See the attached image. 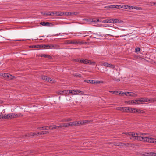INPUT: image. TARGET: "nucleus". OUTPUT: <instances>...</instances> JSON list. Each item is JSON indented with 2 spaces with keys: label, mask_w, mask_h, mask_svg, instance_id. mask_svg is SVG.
I'll list each match as a JSON object with an SVG mask.
<instances>
[{
  "label": "nucleus",
  "mask_w": 156,
  "mask_h": 156,
  "mask_svg": "<svg viewBox=\"0 0 156 156\" xmlns=\"http://www.w3.org/2000/svg\"><path fill=\"white\" fill-rule=\"evenodd\" d=\"M14 118L18 117H21L23 116V115H22L20 113H18L17 114H14Z\"/></svg>",
  "instance_id": "21"
},
{
  "label": "nucleus",
  "mask_w": 156,
  "mask_h": 156,
  "mask_svg": "<svg viewBox=\"0 0 156 156\" xmlns=\"http://www.w3.org/2000/svg\"><path fill=\"white\" fill-rule=\"evenodd\" d=\"M141 104L143 103V102H152L156 101V99L142 98L140 99Z\"/></svg>",
  "instance_id": "7"
},
{
  "label": "nucleus",
  "mask_w": 156,
  "mask_h": 156,
  "mask_svg": "<svg viewBox=\"0 0 156 156\" xmlns=\"http://www.w3.org/2000/svg\"><path fill=\"white\" fill-rule=\"evenodd\" d=\"M129 102V101H126L125 102V103L127 104H128V105H130V104H129V103H130V102Z\"/></svg>",
  "instance_id": "51"
},
{
  "label": "nucleus",
  "mask_w": 156,
  "mask_h": 156,
  "mask_svg": "<svg viewBox=\"0 0 156 156\" xmlns=\"http://www.w3.org/2000/svg\"><path fill=\"white\" fill-rule=\"evenodd\" d=\"M72 123V126H79L80 125H83L82 121H79L78 122H71Z\"/></svg>",
  "instance_id": "11"
},
{
  "label": "nucleus",
  "mask_w": 156,
  "mask_h": 156,
  "mask_svg": "<svg viewBox=\"0 0 156 156\" xmlns=\"http://www.w3.org/2000/svg\"><path fill=\"white\" fill-rule=\"evenodd\" d=\"M128 92H124L123 93H122V94H124L126 96H129V94H128Z\"/></svg>",
  "instance_id": "42"
},
{
  "label": "nucleus",
  "mask_w": 156,
  "mask_h": 156,
  "mask_svg": "<svg viewBox=\"0 0 156 156\" xmlns=\"http://www.w3.org/2000/svg\"><path fill=\"white\" fill-rule=\"evenodd\" d=\"M77 94L78 93H80L81 95H83L84 94V92L83 91L77 90Z\"/></svg>",
  "instance_id": "33"
},
{
  "label": "nucleus",
  "mask_w": 156,
  "mask_h": 156,
  "mask_svg": "<svg viewBox=\"0 0 156 156\" xmlns=\"http://www.w3.org/2000/svg\"><path fill=\"white\" fill-rule=\"evenodd\" d=\"M84 20H85L86 21V23H88L89 22H99V20H97L95 19H84Z\"/></svg>",
  "instance_id": "9"
},
{
  "label": "nucleus",
  "mask_w": 156,
  "mask_h": 156,
  "mask_svg": "<svg viewBox=\"0 0 156 156\" xmlns=\"http://www.w3.org/2000/svg\"><path fill=\"white\" fill-rule=\"evenodd\" d=\"M115 5H110V8H115Z\"/></svg>",
  "instance_id": "50"
},
{
  "label": "nucleus",
  "mask_w": 156,
  "mask_h": 156,
  "mask_svg": "<svg viewBox=\"0 0 156 156\" xmlns=\"http://www.w3.org/2000/svg\"><path fill=\"white\" fill-rule=\"evenodd\" d=\"M71 16H74L75 15H77L78 14V12H71Z\"/></svg>",
  "instance_id": "25"
},
{
  "label": "nucleus",
  "mask_w": 156,
  "mask_h": 156,
  "mask_svg": "<svg viewBox=\"0 0 156 156\" xmlns=\"http://www.w3.org/2000/svg\"><path fill=\"white\" fill-rule=\"evenodd\" d=\"M116 109L118 110H122V107H119L116 108Z\"/></svg>",
  "instance_id": "47"
},
{
  "label": "nucleus",
  "mask_w": 156,
  "mask_h": 156,
  "mask_svg": "<svg viewBox=\"0 0 156 156\" xmlns=\"http://www.w3.org/2000/svg\"><path fill=\"white\" fill-rule=\"evenodd\" d=\"M45 15L47 16H52L53 15V14L52 13V12H46Z\"/></svg>",
  "instance_id": "29"
},
{
  "label": "nucleus",
  "mask_w": 156,
  "mask_h": 156,
  "mask_svg": "<svg viewBox=\"0 0 156 156\" xmlns=\"http://www.w3.org/2000/svg\"><path fill=\"white\" fill-rule=\"evenodd\" d=\"M89 122L88 120L82 121V122L83 125Z\"/></svg>",
  "instance_id": "35"
},
{
  "label": "nucleus",
  "mask_w": 156,
  "mask_h": 156,
  "mask_svg": "<svg viewBox=\"0 0 156 156\" xmlns=\"http://www.w3.org/2000/svg\"><path fill=\"white\" fill-rule=\"evenodd\" d=\"M107 35H110V36H112V35H110V34H107Z\"/></svg>",
  "instance_id": "58"
},
{
  "label": "nucleus",
  "mask_w": 156,
  "mask_h": 156,
  "mask_svg": "<svg viewBox=\"0 0 156 156\" xmlns=\"http://www.w3.org/2000/svg\"><path fill=\"white\" fill-rule=\"evenodd\" d=\"M100 83H103V82L102 81H95V80H93V84H99Z\"/></svg>",
  "instance_id": "20"
},
{
  "label": "nucleus",
  "mask_w": 156,
  "mask_h": 156,
  "mask_svg": "<svg viewBox=\"0 0 156 156\" xmlns=\"http://www.w3.org/2000/svg\"><path fill=\"white\" fill-rule=\"evenodd\" d=\"M14 118V114L10 113L7 115L6 114L3 115V116H0V119L1 118H6V119H9V118Z\"/></svg>",
  "instance_id": "5"
},
{
  "label": "nucleus",
  "mask_w": 156,
  "mask_h": 156,
  "mask_svg": "<svg viewBox=\"0 0 156 156\" xmlns=\"http://www.w3.org/2000/svg\"><path fill=\"white\" fill-rule=\"evenodd\" d=\"M90 62V60H88L87 59L85 60H82V62L83 63L85 64H89Z\"/></svg>",
  "instance_id": "22"
},
{
  "label": "nucleus",
  "mask_w": 156,
  "mask_h": 156,
  "mask_svg": "<svg viewBox=\"0 0 156 156\" xmlns=\"http://www.w3.org/2000/svg\"><path fill=\"white\" fill-rule=\"evenodd\" d=\"M130 102V103H129L130 104V105H132L134 103V100H131V101H129V102Z\"/></svg>",
  "instance_id": "49"
},
{
  "label": "nucleus",
  "mask_w": 156,
  "mask_h": 156,
  "mask_svg": "<svg viewBox=\"0 0 156 156\" xmlns=\"http://www.w3.org/2000/svg\"><path fill=\"white\" fill-rule=\"evenodd\" d=\"M84 82L89 83L93 84V80H84Z\"/></svg>",
  "instance_id": "28"
},
{
  "label": "nucleus",
  "mask_w": 156,
  "mask_h": 156,
  "mask_svg": "<svg viewBox=\"0 0 156 156\" xmlns=\"http://www.w3.org/2000/svg\"><path fill=\"white\" fill-rule=\"evenodd\" d=\"M46 12H42L41 13V14L43 15H45V13Z\"/></svg>",
  "instance_id": "54"
},
{
  "label": "nucleus",
  "mask_w": 156,
  "mask_h": 156,
  "mask_svg": "<svg viewBox=\"0 0 156 156\" xmlns=\"http://www.w3.org/2000/svg\"><path fill=\"white\" fill-rule=\"evenodd\" d=\"M122 6L120 5H115V8L120 9L122 8Z\"/></svg>",
  "instance_id": "30"
},
{
  "label": "nucleus",
  "mask_w": 156,
  "mask_h": 156,
  "mask_svg": "<svg viewBox=\"0 0 156 156\" xmlns=\"http://www.w3.org/2000/svg\"><path fill=\"white\" fill-rule=\"evenodd\" d=\"M105 8H110V6H107L105 7Z\"/></svg>",
  "instance_id": "52"
},
{
  "label": "nucleus",
  "mask_w": 156,
  "mask_h": 156,
  "mask_svg": "<svg viewBox=\"0 0 156 156\" xmlns=\"http://www.w3.org/2000/svg\"><path fill=\"white\" fill-rule=\"evenodd\" d=\"M127 112L130 113H135L137 112L139 113L138 111L137 110H136L135 108L128 107V110Z\"/></svg>",
  "instance_id": "10"
},
{
  "label": "nucleus",
  "mask_w": 156,
  "mask_h": 156,
  "mask_svg": "<svg viewBox=\"0 0 156 156\" xmlns=\"http://www.w3.org/2000/svg\"><path fill=\"white\" fill-rule=\"evenodd\" d=\"M123 36H124L123 35H121V36H120V37H123Z\"/></svg>",
  "instance_id": "56"
},
{
  "label": "nucleus",
  "mask_w": 156,
  "mask_h": 156,
  "mask_svg": "<svg viewBox=\"0 0 156 156\" xmlns=\"http://www.w3.org/2000/svg\"><path fill=\"white\" fill-rule=\"evenodd\" d=\"M137 9V10H141L142 9L141 7H137V6H134V9Z\"/></svg>",
  "instance_id": "37"
},
{
  "label": "nucleus",
  "mask_w": 156,
  "mask_h": 156,
  "mask_svg": "<svg viewBox=\"0 0 156 156\" xmlns=\"http://www.w3.org/2000/svg\"><path fill=\"white\" fill-rule=\"evenodd\" d=\"M112 20H105L102 21V23H112Z\"/></svg>",
  "instance_id": "16"
},
{
  "label": "nucleus",
  "mask_w": 156,
  "mask_h": 156,
  "mask_svg": "<svg viewBox=\"0 0 156 156\" xmlns=\"http://www.w3.org/2000/svg\"><path fill=\"white\" fill-rule=\"evenodd\" d=\"M115 80L116 81H119L120 80L119 79H115Z\"/></svg>",
  "instance_id": "53"
},
{
  "label": "nucleus",
  "mask_w": 156,
  "mask_h": 156,
  "mask_svg": "<svg viewBox=\"0 0 156 156\" xmlns=\"http://www.w3.org/2000/svg\"><path fill=\"white\" fill-rule=\"evenodd\" d=\"M116 37H119V36H115Z\"/></svg>",
  "instance_id": "57"
},
{
  "label": "nucleus",
  "mask_w": 156,
  "mask_h": 156,
  "mask_svg": "<svg viewBox=\"0 0 156 156\" xmlns=\"http://www.w3.org/2000/svg\"><path fill=\"white\" fill-rule=\"evenodd\" d=\"M57 45H56L50 44L49 45V49H57Z\"/></svg>",
  "instance_id": "19"
},
{
  "label": "nucleus",
  "mask_w": 156,
  "mask_h": 156,
  "mask_svg": "<svg viewBox=\"0 0 156 156\" xmlns=\"http://www.w3.org/2000/svg\"><path fill=\"white\" fill-rule=\"evenodd\" d=\"M82 59H77L76 60V61L77 62H81V63L82 62Z\"/></svg>",
  "instance_id": "45"
},
{
  "label": "nucleus",
  "mask_w": 156,
  "mask_h": 156,
  "mask_svg": "<svg viewBox=\"0 0 156 156\" xmlns=\"http://www.w3.org/2000/svg\"><path fill=\"white\" fill-rule=\"evenodd\" d=\"M117 92H118V95H122V93H123L122 92V91H117Z\"/></svg>",
  "instance_id": "44"
},
{
  "label": "nucleus",
  "mask_w": 156,
  "mask_h": 156,
  "mask_svg": "<svg viewBox=\"0 0 156 156\" xmlns=\"http://www.w3.org/2000/svg\"><path fill=\"white\" fill-rule=\"evenodd\" d=\"M72 126V123L70 122L69 123H64L61 124L59 126L56 125L51 126H45L42 127L37 128V129L40 130H53L55 129H58V128H62L63 127H67L69 126Z\"/></svg>",
  "instance_id": "2"
},
{
  "label": "nucleus",
  "mask_w": 156,
  "mask_h": 156,
  "mask_svg": "<svg viewBox=\"0 0 156 156\" xmlns=\"http://www.w3.org/2000/svg\"><path fill=\"white\" fill-rule=\"evenodd\" d=\"M112 23L119 22V20L117 19L112 20Z\"/></svg>",
  "instance_id": "41"
},
{
  "label": "nucleus",
  "mask_w": 156,
  "mask_h": 156,
  "mask_svg": "<svg viewBox=\"0 0 156 156\" xmlns=\"http://www.w3.org/2000/svg\"><path fill=\"white\" fill-rule=\"evenodd\" d=\"M71 120V119L69 118L68 119H64L62 120V121L63 122H69Z\"/></svg>",
  "instance_id": "34"
},
{
  "label": "nucleus",
  "mask_w": 156,
  "mask_h": 156,
  "mask_svg": "<svg viewBox=\"0 0 156 156\" xmlns=\"http://www.w3.org/2000/svg\"><path fill=\"white\" fill-rule=\"evenodd\" d=\"M41 25L44 26H49L50 23L49 22H41L40 23Z\"/></svg>",
  "instance_id": "15"
},
{
  "label": "nucleus",
  "mask_w": 156,
  "mask_h": 156,
  "mask_svg": "<svg viewBox=\"0 0 156 156\" xmlns=\"http://www.w3.org/2000/svg\"><path fill=\"white\" fill-rule=\"evenodd\" d=\"M109 92L112 93L116 95H117L118 92H117V91H109Z\"/></svg>",
  "instance_id": "31"
},
{
  "label": "nucleus",
  "mask_w": 156,
  "mask_h": 156,
  "mask_svg": "<svg viewBox=\"0 0 156 156\" xmlns=\"http://www.w3.org/2000/svg\"><path fill=\"white\" fill-rule=\"evenodd\" d=\"M77 90H69V94L72 95H75L77 94Z\"/></svg>",
  "instance_id": "14"
},
{
  "label": "nucleus",
  "mask_w": 156,
  "mask_h": 156,
  "mask_svg": "<svg viewBox=\"0 0 156 156\" xmlns=\"http://www.w3.org/2000/svg\"><path fill=\"white\" fill-rule=\"evenodd\" d=\"M128 107H122V111L128 112Z\"/></svg>",
  "instance_id": "24"
},
{
  "label": "nucleus",
  "mask_w": 156,
  "mask_h": 156,
  "mask_svg": "<svg viewBox=\"0 0 156 156\" xmlns=\"http://www.w3.org/2000/svg\"><path fill=\"white\" fill-rule=\"evenodd\" d=\"M128 9H134V6H129Z\"/></svg>",
  "instance_id": "46"
},
{
  "label": "nucleus",
  "mask_w": 156,
  "mask_h": 156,
  "mask_svg": "<svg viewBox=\"0 0 156 156\" xmlns=\"http://www.w3.org/2000/svg\"><path fill=\"white\" fill-rule=\"evenodd\" d=\"M53 15L55 16H63L64 15V13L61 12H52Z\"/></svg>",
  "instance_id": "13"
},
{
  "label": "nucleus",
  "mask_w": 156,
  "mask_h": 156,
  "mask_svg": "<svg viewBox=\"0 0 156 156\" xmlns=\"http://www.w3.org/2000/svg\"><path fill=\"white\" fill-rule=\"evenodd\" d=\"M52 81V80L51 78H47V80H46V81L48 82H51Z\"/></svg>",
  "instance_id": "48"
},
{
  "label": "nucleus",
  "mask_w": 156,
  "mask_h": 156,
  "mask_svg": "<svg viewBox=\"0 0 156 156\" xmlns=\"http://www.w3.org/2000/svg\"><path fill=\"white\" fill-rule=\"evenodd\" d=\"M69 90H65L61 91L60 93L61 94H63L64 95L67 94H69Z\"/></svg>",
  "instance_id": "18"
},
{
  "label": "nucleus",
  "mask_w": 156,
  "mask_h": 156,
  "mask_svg": "<svg viewBox=\"0 0 156 156\" xmlns=\"http://www.w3.org/2000/svg\"><path fill=\"white\" fill-rule=\"evenodd\" d=\"M134 104H141V100H134Z\"/></svg>",
  "instance_id": "23"
},
{
  "label": "nucleus",
  "mask_w": 156,
  "mask_h": 156,
  "mask_svg": "<svg viewBox=\"0 0 156 156\" xmlns=\"http://www.w3.org/2000/svg\"><path fill=\"white\" fill-rule=\"evenodd\" d=\"M129 136L131 140H136L149 143H156V139L148 136H144L143 135L145 133L140 134L134 132H126L123 133Z\"/></svg>",
  "instance_id": "1"
},
{
  "label": "nucleus",
  "mask_w": 156,
  "mask_h": 156,
  "mask_svg": "<svg viewBox=\"0 0 156 156\" xmlns=\"http://www.w3.org/2000/svg\"><path fill=\"white\" fill-rule=\"evenodd\" d=\"M129 6L128 5H123L122 6V8H124L126 9H129Z\"/></svg>",
  "instance_id": "39"
},
{
  "label": "nucleus",
  "mask_w": 156,
  "mask_h": 156,
  "mask_svg": "<svg viewBox=\"0 0 156 156\" xmlns=\"http://www.w3.org/2000/svg\"><path fill=\"white\" fill-rule=\"evenodd\" d=\"M68 43L70 44H73L74 45L80 44V45L82 44V42L78 41L77 42L76 40H72L69 41Z\"/></svg>",
  "instance_id": "8"
},
{
  "label": "nucleus",
  "mask_w": 156,
  "mask_h": 156,
  "mask_svg": "<svg viewBox=\"0 0 156 156\" xmlns=\"http://www.w3.org/2000/svg\"><path fill=\"white\" fill-rule=\"evenodd\" d=\"M75 76H77L78 77H81L82 76V75L81 74H80L79 73H76L74 75Z\"/></svg>",
  "instance_id": "32"
},
{
  "label": "nucleus",
  "mask_w": 156,
  "mask_h": 156,
  "mask_svg": "<svg viewBox=\"0 0 156 156\" xmlns=\"http://www.w3.org/2000/svg\"><path fill=\"white\" fill-rule=\"evenodd\" d=\"M38 56H40L41 57H44L45 58H49V59H51L52 58V57L51 56L47 54H39L38 55Z\"/></svg>",
  "instance_id": "12"
},
{
  "label": "nucleus",
  "mask_w": 156,
  "mask_h": 156,
  "mask_svg": "<svg viewBox=\"0 0 156 156\" xmlns=\"http://www.w3.org/2000/svg\"><path fill=\"white\" fill-rule=\"evenodd\" d=\"M140 48L139 47H137L135 48V52H139L140 51Z\"/></svg>",
  "instance_id": "36"
},
{
  "label": "nucleus",
  "mask_w": 156,
  "mask_h": 156,
  "mask_svg": "<svg viewBox=\"0 0 156 156\" xmlns=\"http://www.w3.org/2000/svg\"><path fill=\"white\" fill-rule=\"evenodd\" d=\"M63 13H64V15L65 16H71V12H65Z\"/></svg>",
  "instance_id": "26"
},
{
  "label": "nucleus",
  "mask_w": 156,
  "mask_h": 156,
  "mask_svg": "<svg viewBox=\"0 0 156 156\" xmlns=\"http://www.w3.org/2000/svg\"><path fill=\"white\" fill-rule=\"evenodd\" d=\"M48 77L45 76H43L42 77V78L44 80H47Z\"/></svg>",
  "instance_id": "40"
},
{
  "label": "nucleus",
  "mask_w": 156,
  "mask_h": 156,
  "mask_svg": "<svg viewBox=\"0 0 156 156\" xmlns=\"http://www.w3.org/2000/svg\"><path fill=\"white\" fill-rule=\"evenodd\" d=\"M148 156H156V153H149L147 154Z\"/></svg>",
  "instance_id": "27"
},
{
  "label": "nucleus",
  "mask_w": 156,
  "mask_h": 156,
  "mask_svg": "<svg viewBox=\"0 0 156 156\" xmlns=\"http://www.w3.org/2000/svg\"><path fill=\"white\" fill-rule=\"evenodd\" d=\"M128 94H129V96L136 97L137 96V94L135 93H134L132 92H130L128 93Z\"/></svg>",
  "instance_id": "17"
},
{
  "label": "nucleus",
  "mask_w": 156,
  "mask_h": 156,
  "mask_svg": "<svg viewBox=\"0 0 156 156\" xmlns=\"http://www.w3.org/2000/svg\"><path fill=\"white\" fill-rule=\"evenodd\" d=\"M49 45H45L44 46V49H49Z\"/></svg>",
  "instance_id": "43"
},
{
  "label": "nucleus",
  "mask_w": 156,
  "mask_h": 156,
  "mask_svg": "<svg viewBox=\"0 0 156 156\" xmlns=\"http://www.w3.org/2000/svg\"><path fill=\"white\" fill-rule=\"evenodd\" d=\"M101 65L105 67H109L112 69H113L115 67V66L114 65L109 64L108 62H102Z\"/></svg>",
  "instance_id": "4"
},
{
  "label": "nucleus",
  "mask_w": 156,
  "mask_h": 156,
  "mask_svg": "<svg viewBox=\"0 0 156 156\" xmlns=\"http://www.w3.org/2000/svg\"><path fill=\"white\" fill-rule=\"evenodd\" d=\"M48 132L47 131H42L41 132H38V133H30L29 134V136H37L39 135H42L44 134H46Z\"/></svg>",
  "instance_id": "6"
},
{
  "label": "nucleus",
  "mask_w": 156,
  "mask_h": 156,
  "mask_svg": "<svg viewBox=\"0 0 156 156\" xmlns=\"http://www.w3.org/2000/svg\"><path fill=\"white\" fill-rule=\"evenodd\" d=\"M1 115H0V116H1ZM1 115L3 116V115Z\"/></svg>",
  "instance_id": "60"
},
{
  "label": "nucleus",
  "mask_w": 156,
  "mask_h": 156,
  "mask_svg": "<svg viewBox=\"0 0 156 156\" xmlns=\"http://www.w3.org/2000/svg\"><path fill=\"white\" fill-rule=\"evenodd\" d=\"M87 36V35H85V36H84V37H86Z\"/></svg>",
  "instance_id": "59"
},
{
  "label": "nucleus",
  "mask_w": 156,
  "mask_h": 156,
  "mask_svg": "<svg viewBox=\"0 0 156 156\" xmlns=\"http://www.w3.org/2000/svg\"><path fill=\"white\" fill-rule=\"evenodd\" d=\"M0 76H2L5 80H8L9 79H12L14 77V76H13L12 75L8 73H1Z\"/></svg>",
  "instance_id": "3"
},
{
  "label": "nucleus",
  "mask_w": 156,
  "mask_h": 156,
  "mask_svg": "<svg viewBox=\"0 0 156 156\" xmlns=\"http://www.w3.org/2000/svg\"><path fill=\"white\" fill-rule=\"evenodd\" d=\"M153 4L154 5H155L156 6V2H153Z\"/></svg>",
  "instance_id": "55"
},
{
  "label": "nucleus",
  "mask_w": 156,
  "mask_h": 156,
  "mask_svg": "<svg viewBox=\"0 0 156 156\" xmlns=\"http://www.w3.org/2000/svg\"><path fill=\"white\" fill-rule=\"evenodd\" d=\"M89 64L90 65H94L95 64V62H92L91 61H90V62L89 63Z\"/></svg>",
  "instance_id": "38"
}]
</instances>
